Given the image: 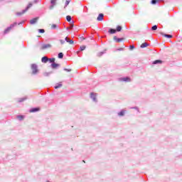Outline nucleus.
<instances>
[{
    "label": "nucleus",
    "instance_id": "473e14b6",
    "mask_svg": "<svg viewBox=\"0 0 182 182\" xmlns=\"http://www.w3.org/2000/svg\"><path fill=\"white\" fill-rule=\"evenodd\" d=\"M64 70H65V72H72V69L65 68Z\"/></svg>",
    "mask_w": 182,
    "mask_h": 182
},
{
    "label": "nucleus",
    "instance_id": "5701e85b",
    "mask_svg": "<svg viewBox=\"0 0 182 182\" xmlns=\"http://www.w3.org/2000/svg\"><path fill=\"white\" fill-rule=\"evenodd\" d=\"M117 32H120L122 31V26H118L116 29Z\"/></svg>",
    "mask_w": 182,
    "mask_h": 182
},
{
    "label": "nucleus",
    "instance_id": "4be33fe9",
    "mask_svg": "<svg viewBox=\"0 0 182 182\" xmlns=\"http://www.w3.org/2000/svg\"><path fill=\"white\" fill-rule=\"evenodd\" d=\"M116 32H117V30H114V29H113V28H111V29L109 30V33L113 34V33H116Z\"/></svg>",
    "mask_w": 182,
    "mask_h": 182
},
{
    "label": "nucleus",
    "instance_id": "b1692460",
    "mask_svg": "<svg viewBox=\"0 0 182 182\" xmlns=\"http://www.w3.org/2000/svg\"><path fill=\"white\" fill-rule=\"evenodd\" d=\"M48 60H49L50 63H55V58H50V59H48Z\"/></svg>",
    "mask_w": 182,
    "mask_h": 182
},
{
    "label": "nucleus",
    "instance_id": "f704fd0d",
    "mask_svg": "<svg viewBox=\"0 0 182 182\" xmlns=\"http://www.w3.org/2000/svg\"><path fill=\"white\" fill-rule=\"evenodd\" d=\"M134 48V46H129V49L133 50V48Z\"/></svg>",
    "mask_w": 182,
    "mask_h": 182
},
{
    "label": "nucleus",
    "instance_id": "c756f323",
    "mask_svg": "<svg viewBox=\"0 0 182 182\" xmlns=\"http://www.w3.org/2000/svg\"><path fill=\"white\" fill-rule=\"evenodd\" d=\"M25 100H26V98H20V99L18 100V102H23V101H25Z\"/></svg>",
    "mask_w": 182,
    "mask_h": 182
},
{
    "label": "nucleus",
    "instance_id": "e433bc0d",
    "mask_svg": "<svg viewBox=\"0 0 182 182\" xmlns=\"http://www.w3.org/2000/svg\"><path fill=\"white\" fill-rule=\"evenodd\" d=\"M70 28H73V24H71V26H70Z\"/></svg>",
    "mask_w": 182,
    "mask_h": 182
},
{
    "label": "nucleus",
    "instance_id": "9d476101",
    "mask_svg": "<svg viewBox=\"0 0 182 182\" xmlns=\"http://www.w3.org/2000/svg\"><path fill=\"white\" fill-rule=\"evenodd\" d=\"M121 80H122V82H130L131 81L130 77H129L121 78Z\"/></svg>",
    "mask_w": 182,
    "mask_h": 182
},
{
    "label": "nucleus",
    "instance_id": "7c9ffc66",
    "mask_svg": "<svg viewBox=\"0 0 182 182\" xmlns=\"http://www.w3.org/2000/svg\"><path fill=\"white\" fill-rule=\"evenodd\" d=\"M18 119H19L20 120H23V116L20 115L17 117Z\"/></svg>",
    "mask_w": 182,
    "mask_h": 182
},
{
    "label": "nucleus",
    "instance_id": "4468645a",
    "mask_svg": "<svg viewBox=\"0 0 182 182\" xmlns=\"http://www.w3.org/2000/svg\"><path fill=\"white\" fill-rule=\"evenodd\" d=\"M11 29H12V26H10V27L7 28L4 31V33H8V32H11Z\"/></svg>",
    "mask_w": 182,
    "mask_h": 182
},
{
    "label": "nucleus",
    "instance_id": "7ed1b4c3",
    "mask_svg": "<svg viewBox=\"0 0 182 182\" xmlns=\"http://www.w3.org/2000/svg\"><path fill=\"white\" fill-rule=\"evenodd\" d=\"M49 48H52V45L50 44H44L42 46L41 49L43 50L44 49H48Z\"/></svg>",
    "mask_w": 182,
    "mask_h": 182
},
{
    "label": "nucleus",
    "instance_id": "cd10ccee",
    "mask_svg": "<svg viewBox=\"0 0 182 182\" xmlns=\"http://www.w3.org/2000/svg\"><path fill=\"white\" fill-rule=\"evenodd\" d=\"M40 33H45V29H38Z\"/></svg>",
    "mask_w": 182,
    "mask_h": 182
},
{
    "label": "nucleus",
    "instance_id": "423d86ee",
    "mask_svg": "<svg viewBox=\"0 0 182 182\" xmlns=\"http://www.w3.org/2000/svg\"><path fill=\"white\" fill-rule=\"evenodd\" d=\"M56 1L57 0H51L50 4H52V6L50 7V9H53V6L56 5Z\"/></svg>",
    "mask_w": 182,
    "mask_h": 182
},
{
    "label": "nucleus",
    "instance_id": "a211bd4d",
    "mask_svg": "<svg viewBox=\"0 0 182 182\" xmlns=\"http://www.w3.org/2000/svg\"><path fill=\"white\" fill-rule=\"evenodd\" d=\"M62 83H58L57 84V85L55 86V89H59L60 87H62Z\"/></svg>",
    "mask_w": 182,
    "mask_h": 182
},
{
    "label": "nucleus",
    "instance_id": "2eb2a0df",
    "mask_svg": "<svg viewBox=\"0 0 182 182\" xmlns=\"http://www.w3.org/2000/svg\"><path fill=\"white\" fill-rule=\"evenodd\" d=\"M31 113H34L35 112H39V108H33L30 111Z\"/></svg>",
    "mask_w": 182,
    "mask_h": 182
},
{
    "label": "nucleus",
    "instance_id": "f3484780",
    "mask_svg": "<svg viewBox=\"0 0 182 182\" xmlns=\"http://www.w3.org/2000/svg\"><path fill=\"white\" fill-rule=\"evenodd\" d=\"M157 63H163V61H161L160 60H156L154 61V65H157Z\"/></svg>",
    "mask_w": 182,
    "mask_h": 182
},
{
    "label": "nucleus",
    "instance_id": "20e7f679",
    "mask_svg": "<svg viewBox=\"0 0 182 182\" xmlns=\"http://www.w3.org/2000/svg\"><path fill=\"white\" fill-rule=\"evenodd\" d=\"M38 19H39L38 17L31 19V20L30 21V23H31V25H33L34 23H36V22H38Z\"/></svg>",
    "mask_w": 182,
    "mask_h": 182
},
{
    "label": "nucleus",
    "instance_id": "39448f33",
    "mask_svg": "<svg viewBox=\"0 0 182 182\" xmlns=\"http://www.w3.org/2000/svg\"><path fill=\"white\" fill-rule=\"evenodd\" d=\"M103 16H104L103 14H99V16L97 18V21H103Z\"/></svg>",
    "mask_w": 182,
    "mask_h": 182
},
{
    "label": "nucleus",
    "instance_id": "c85d7f7f",
    "mask_svg": "<svg viewBox=\"0 0 182 182\" xmlns=\"http://www.w3.org/2000/svg\"><path fill=\"white\" fill-rule=\"evenodd\" d=\"M151 4H152L153 5H156V4H157V0H152V1H151Z\"/></svg>",
    "mask_w": 182,
    "mask_h": 182
},
{
    "label": "nucleus",
    "instance_id": "f257e3e1",
    "mask_svg": "<svg viewBox=\"0 0 182 182\" xmlns=\"http://www.w3.org/2000/svg\"><path fill=\"white\" fill-rule=\"evenodd\" d=\"M32 6V3H30L28 6L26 7V9L25 10H23L22 12H17L16 15L17 16H21V15H23V14H25L26 12H27V11L31 8Z\"/></svg>",
    "mask_w": 182,
    "mask_h": 182
},
{
    "label": "nucleus",
    "instance_id": "dca6fc26",
    "mask_svg": "<svg viewBox=\"0 0 182 182\" xmlns=\"http://www.w3.org/2000/svg\"><path fill=\"white\" fill-rule=\"evenodd\" d=\"M147 46H149V44H147V43H143L141 45V48H147Z\"/></svg>",
    "mask_w": 182,
    "mask_h": 182
},
{
    "label": "nucleus",
    "instance_id": "6ab92c4d",
    "mask_svg": "<svg viewBox=\"0 0 182 182\" xmlns=\"http://www.w3.org/2000/svg\"><path fill=\"white\" fill-rule=\"evenodd\" d=\"M58 58L59 59H63V53H58Z\"/></svg>",
    "mask_w": 182,
    "mask_h": 182
},
{
    "label": "nucleus",
    "instance_id": "f03ea898",
    "mask_svg": "<svg viewBox=\"0 0 182 182\" xmlns=\"http://www.w3.org/2000/svg\"><path fill=\"white\" fill-rule=\"evenodd\" d=\"M31 70L33 75H36V73L38 72V65H36V64H32Z\"/></svg>",
    "mask_w": 182,
    "mask_h": 182
},
{
    "label": "nucleus",
    "instance_id": "bb28decb",
    "mask_svg": "<svg viewBox=\"0 0 182 182\" xmlns=\"http://www.w3.org/2000/svg\"><path fill=\"white\" fill-rule=\"evenodd\" d=\"M164 36H165V38H173V36L168 34H164Z\"/></svg>",
    "mask_w": 182,
    "mask_h": 182
},
{
    "label": "nucleus",
    "instance_id": "6e6552de",
    "mask_svg": "<svg viewBox=\"0 0 182 182\" xmlns=\"http://www.w3.org/2000/svg\"><path fill=\"white\" fill-rule=\"evenodd\" d=\"M114 41H115V42H117L119 43L123 41V38H117V36H114Z\"/></svg>",
    "mask_w": 182,
    "mask_h": 182
},
{
    "label": "nucleus",
    "instance_id": "2f4dec72",
    "mask_svg": "<svg viewBox=\"0 0 182 182\" xmlns=\"http://www.w3.org/2000/svg\"><path fill=\"white\" fill-rule=\"evenodd\" d=\"M71 0H67L65 1V6H68V5H69V3L70 2Z\"/></svg>",
    "mask_w": 182,
    "mask_h": 182
},
{
    "label": "nucleus",
    "instance_id": "a878e982",
    "mask_svg": "<svg viewBox=\"0 0 182 182\" xmlns=\"http://www.w3.org/2000/svg\"><path fill=\"white\" fill-rule=\"evenodd\" d=\"M80 49L81 51L85 50V49H86V46H82L80 47Z\"/></svg>",
    "mask_w": 182,
    "mask_h": 182
},
{
    "label": "nucleus",
    "instance_id": "412c9836",
    "mask_svg": "<svg viewBox=\"0 0 182 182\" xmlns=\"http://www.w3.org/2000/svg\"><path fill=\"white\" fill-rule=\"evenodd\" d=\"M66 19L68 22H70L72 21V17L70 16H67Z\"/></svg>",
    "mask_w": 182,
    "mask_h": 182
},
{
    "label": "nucleus",
    "instance_id": "1a4fd4ad",
    "mask_svg": "<svg viewBox=\"0 0 182 182\" xmlns=\"http://www.w3.org/2000/svg\"><path fill=\"white\" fill-rule=\"evenodd\" d=\"M48 60H49V58H48V57L46 56L43 57L41 59V61L43 62V63H46Z\"/></svg>",
    "mask_w": 182,
    "mask_h": 182
},
{
    "label": "nucleus",
    "instance_id": "393cba45",
    "mask_svg": "<svg viewBox=\"0 0 182 182\" xmlns=\"http://www.w3.org/2000/svg\"><path fill=\"white\" fill-rule=\"evenodd\" d=\"M151 31H157V25L152 26Z\"/></svg>",
    "mask_w": 182,
    "mask_h": 182
},
{
    "label": "nucleus",
    "instance_id": "0eeeda50",
    "mask_svg": "<svg viewBox=\"0 0 182 182\" xmlns=\"http://www.w3.org/2000/svg\"><path fill=\"white\" fill-rule=\"evenodd\" d=\"M50 29H58L59 28V26L58 24H50Z\"/></svg>",
    "mask_w": 182,
    "mask_h": 182
},
{
    "label": "nucleus",
    "instance_id": "c9c22d12",
    "mask_svg": "<svg viewBox=\"0 0 182 182\" xmlns=\"http://www.w3.org/2000/svg\"><path fill=\"white\" fill-rule=\"evenodd\" d=\"M102 55H103V53H100L98 54V56H102Z\"/></svg>",
    "mask_w": 182,
    "mask_h": 182
},
{
    "label": "nucleus",
    "instance_id": "72a5a7b5",
    "mask_svg": "<svg viewBox=\"0 0 182 182\" xmlns=\"http://www.w3.org/2000/svg\"><path fill=\"white\" fill-rule=\"evenodd\" d=\"M60 42L61 45H64V43H65V41H63V40H60Z\"/></svg>",
    "mask_w": 182,
    "mask_h": 182
},
{
    "label": "nucleus",
    "instance_id": "aec40b11",
    "mask_svg": "<svg viewBox=\"0 0 182 182\" xmlns=\"http://www.w3.org/2000/svg\"><path fill=\"white\" fill-rule=\"evenodd\" d=\"M125 112L124 110L121 111L120 112L118 113V116H124Z\"/></svg>",
    "mask_w": 182,
    "mask_h": 182
},
{
    "label": "nucleus",
    "instance_id": "9b49d317",
    "mask_svg": "<svg viewBox=\"0 0 182 182\" xmlns=\"http://www.w3.org/2000/svg\"><path fill=\"white\" fill-rule=\"evenodd\" d=\"M65 41H66V42L70 43V45H73V43H74L73 40H69V38L68 37L65 38Z\"/></svg>",
    "mask_w": 182,
    "mask_h": 182
},
{
    "label": "nucleus",
    "instance_id": "ddd939ff",
    "mask_svg": "<svg viewBox=\"0 0 182 182\" xmlns=\"http://www.w3.org/2000/svg\"><path fill=\"white\" fill-rule=\"evenodd\" d=\"M51 66H52L53 69H56V68H58L59 66V64H56L55 63H53L51 64Z\"/></svg>",
    "mask_w": 182,
    "mask_h": 182
},
{
    "label": "nucleus",
    "instance_id": "f8f14e48",
    "mask_svg": "<svg viewBox=\"0 0 182 182\" xmlns=\"http://www.w3.org/2000/svg\"><path fill=\"white\" fill-rule=\"evenodd\" d=\"M90 96H91V97H92V99H93V100H94L95 102H96V95H95V93H93V92H91V93H90Z\"/></svg>",
    "mask_w": 182,
    "mask_h": 182
}]
</instances>
